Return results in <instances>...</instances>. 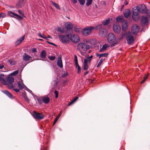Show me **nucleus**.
Here are the masks:
<instances>
[{
	"label": "nucleus",
	"mask_w": 150,
	"mask_h": 150,
	"mask_svg": "<svg viewBox=\"0 0 150 150\" xmlns=\"http://www.w3.org/2000/svg\"><path fill=\"white\" fill-rule=\"evenodd\" d=\"M46 42L47 43H48L49 44H51V45H52L55 46H56V45H55L54 43H53L49 42L48 41H47Z\"/></svg>",
	"instance_id": "nucleus-62"
},
{
	"label": "nucleus",
	"mask_w": 150,
	"mask_h": 150,
	"mask_svg": "<svg viewBox=\"0 0 150 150\" xmlns=\"http://www.w3.org/2000/svg\"><path fill=\"white\" fill-rule=\"evenodd\" d=\"M61 112H60V113L59 114V115L57 116V117H56V118H55V119L54 120V122H53V125H54L56 123V122H57V120H58V119H59V117H60V116L61 115Z\"/></svg>",
	"instance_id": "nucleus-34"
},
{
	"label": "nucleus",
	"mask_w": 150,
	"mask_h": 150,
	"mask_svg": "<svg viewBox=\"0 0 150 150\" xmlns=\"http://www.w3.org/2000/svg\"><path fill=\"white\" fill-rule=\"evenodd\" d=\"M59 39L63 43H66L68 42L69 41V35H59Z\"/></svg>",
	"instance_id": "nucleus-4"
},
{
	"label": "nucleus",
	"mask_w": 150,
	"mask_h": 150,
	"mask_svg": "<svg viewBox=\"0 0 150 150\" xmlns=\"http://www.w3.org/2000/svg\"><path fill=\"white\" fill-rule=\"evenodd\" d=\"M93 57V56L92 55L90 56V57H87L86 59L88 60L89 61H90L91 62V59Z\"/></svg>",
	"instance_id": "nucleus-54"
},
{
	"label": "nucleus",
	"mask_w": 150,
	"mask_h": 150,
	"mask_svg": "<svg viewBox=\"0 0 150 150\" xmlns=\"http://www.w3.org/2000/svg\"><path fill=\"white\" fill-rule=\"evenodd\" d=\"M128 21L125 20L122 21V29L124 31H125L128 28Z\"/></svg>",
	"instance_id": "nucleus-12"
},
{
	"label": "nucleus",
	"mask_w": 150,
	"mask_h": 150,
	"mask_svg": "<svg viewBox=\"0 0 150 150\" xmlns=\"http://www.w3.org/2000/svg\"><path fill=\"white\" fill-rule=\"evenodd\" d=\"M91 62L87 59L86 58L84 59V65L83 66V68L85 71H87L89 69V66L91 64Z\"/></svg>",
	"instance_id": "nucleus-7"
},
{
	"label": "nucleus",
	"mask_w": 150,
	"mask_h": 150,
	"mask_svg": "<svg viewBox=\"0 0 150 150\" xmlns=\"http://www.w3.org/2000/svg\"><path fill=\"white\" fill-rule=\"evenodd\" d=\"M108 47H109L108 45L107 44H105L103 45L102 48L100 49L99 51L102 52H105L107 50V48Z\"/></svg>",
	"instance_id": "nucleus-21"
},
{
	"label": "nucleus",
	"mask_w": 150,
	"mask_h": 150,
	"mask_svg": "<svg viewBox=\"0 0 150 150\" xmlns=\"http://www.w3.org/2000/svg\"><path fill=\"white\" fill-rule=\"evenodd\" d=\"M140 12V8L139 7H137L135 8H134V10L133 11L132 15H134L136 16L137 15H139V13Z\"/></svg>",
	"instance_id": "nucleus-16"
},
{
	"label": "nucleus",
	"mask_w": 150,
	"mask_h": 150,
	"mask_svg": "<svg viewBox=\"0 0 150 150\" xmlns=\"http://www.w3.org/2000/svg\"><path fill=\"white\" fill-rule=\"evenodd\" d=\"M95 29V27L92 26L87 27L84 28L81 32L82 34L85 36H87L90 35L92 30Z\"/></svg>",
	"instance_id": "nucleus-2"
},
{
	"label": "nucleus",
	"mask_w": 150,
	"mask_h": 150,
	"mask_svg": "<svg viewBox=\"0 0 150 150\" xmlns=\"http://www.w3.org/2000/svg\"><path fill=\"white\" fill-rule=\"evenodd\" d=\"M108 33L105 28H101L99 30V35L101 37H104Z\"/></svg>",
	"instance_id": "nucleus-13"
},
{
	"label": "nucleus",
	"mask_w": 150,
	"mask_h": 150,
	"mask_svg": "<svg viewBox=\"0 0 150 150\" xmlns=\"http://www.w3.org/2000/svg\"><path fill=\"white\" fill-rule=\"evenodd\" d=\"M126 38L127 42L129 45H132L134 43V37L131 35L130 32H128V34L126 36Z\"/></svg>",
	"instance_id": "nucleus-3"
},
{
	"label": "nucleus",
	"mask_w": 150,
	"mask_h": 150,
	"mask_svg": "<svg viewBox=\"0 0 150 150\" xmlns=\"http://www.w3.org/2000/svg\"><path fill=\"white\" fill-rule=\"evenodd\" d=\"M46 51L45 50H43L40 53V56L43 59L46 58Z\"/></svg>",
	"instance_id": "nucleus-29"
},
{
	"label": "nucleus",
	"mask_w": 150,
	"mask_h": 150,
	"mask_svg": "<svg viewBox=\"0 0 150 150\" xmlns=\"http://www.w3.org/2000/svg\"><path fill=\"white\" fill-rule=\"evenodd\" d=\"M74 30L77 33H79L80 31L79 28H75Z\"/></svg>",
	"instance_id": "nucleus-57"
},
{
	"label": "nucleus",
	"mask_w": 150,
	"mask_h": 150,
	"mask_svg": "<svg viewBox=\"0 0 150 150\" xmlns=\"http://www.w3.org/2000/svg\"><path fill=\"white\" fill-rule=\"evenodd\" d=\"M31 58V57L28 55L26 53H25L23 54V60L28 61H29L30 59Z\"/></svg>",
	"instance_id": "nucleus-17"
},
{
	"label": "nucleus",
	"mask_w": 150,
	"mask_h": 150,
	"mask_svg": "<svg viewBox=\"0 0 150 150\" xmlns=\"http://www.w3.org/2000/svg\"><path fill=\"white\" fill-rule=\"evenodd\" d=\"M74 4H75L77 2V0H70Z\"/></svg>",
	"instance_id": "nucleus-63"
},
{
	"label": "nucleus",
	"mask_w": 150,
	"mask_h": 150,
	"mask_svg": "<svg viewBox=\"0 0 150 150\" xmlns=\"http://www.w3.org/2000/svg\"><path fill=\"white\" fill-rule=\"evenodd\" d=\"M48 58L51 60H54L55 59V57L54 56H49Z\"/></svg>",
	"instance_id": "nucleus-53"
},
{
	"label": "nucleus",
	"mask_w": 150,
	"mask_h": 150,
	"mask_svg": "<svg viewBox=\"0 0 150 150\" xmlns=\"http://www.w3.org/2000/svg\"><path fill=\"white\" fill-rule=\"evenodd\" d=\"M6 16V15L4 13H0V19L1 18L5 17Z\"/></svg>",
	"instance_id": "nucleus-50"
},
{
	"label": "nucleus",
	"mask_w": 150,
	"mask_h": 150,
	"mask_svg": "<svg viewBox=\"0 0 150 150\" xmlns=\"http://www.w3.org/2000/svg\"><path fill=\"white\" fill-rule=\"evenodd\" d=\"M127 33H121L120 35V36L119 38V40H121L125 38L126 36H127Z\"/></svg>",
	"instance_id": "nucleus-27"
},
{
	"label": "nucleus",
	"mask_w": 150,
	"mask_h": 150,
	"mask_svg": "<svg viewBox=\"0 0 150 150\" xmlns=\"http://www.w3.org/2000/svg\"><path fill=\"white\" fill-rule=\"evenodd\" d=\"M79 1V2L80 4L83 5L85 4V0H78Z\"/></svg>",
	"instance_id": "nucleus-52"
},
{
	"label": "nucleus",
	"mask_w": 150,
	"mask_h": 150,
	"mask_svg": "<svg viewBox=\"0 0 150 150\" xmlns=\"http://www.w3.org/2000/svg\"><path fill=\"white\" fill-rule=\"evenodd\" d=\"M122 20V18L120 16H118L116 18V21L118 22H121Z\"/></svg>",
	"instance_id": "nucleus-41"
},
{
	"label": "nucleus",
	"mask_w": 150,
	"mask_h": 150,
	"mask_svg": "<svg viewBox=\"0 0 150 150\" xmlns=\"http://www.w3.org/2000/svg\"><path fill=\"white\" fill-rule=\"evenodd\" d=\"M147 13H146L148 16H150V11L147 10L146 11Z\"/></svg>",
	"instance_id": "nucleus-64"
},
{
	"label": "nucleus",
	"mask_w": 150,
	"mask_h": 150,
	"mask_svg": "<svg viewBox=\"0 0 150 150\" xmlns=\"http://www.w3.org/2000/svg\"><path fill=\"white\" fill-rule=\"evenodd\" d=\"M12 13L13 14L15 15V16L18 17L19 18V19L21 20H22L23 19V17H22L18 15V14H16V13Z\"/></svg>",
	"instance_id": "nucleus-51"
},
{
	"label": "nucleus",
	"mask_w": 150,
	"mask_h": 150,
	"mask_svg": "<svg viewBox=\"0 0 150 150\" xmlns=\"http://www.w3.org/2000/svg\"><path fill=\"white\" fill-rule=\"evenodd\" d=\"M130 15V12L129 10H127L124 13V16L126 18H128Z\"/></svg>",
	"instance_id": "nucleus-28"
},
{
	"label": "nucleus",
	"mask_w": 150,
	"mask_h": 150,
	"mask_svg": "<svg viewBox=\"0 0 150 150\" xmlns=\"http://www.w3.org/2000/svg\"><path fill=\"white\" fill-rule=\"evenodd\" d=\"M37 99L38 100V101L40 105L42 104L43 103L42 99L41 98H37Z\"/></svg>",
	"instance_id": "nucleus-47"
},
{
	"label": "nucleus",
	"mask_w": 150,
	"mask_h": 150,
	"mask_svg": "<svg viewBox=\"0 0 150 150\" xmlns=\"http://www.w3.org/2000/svg\"><path fill=\"white\" fill-rule=\"evenodd\" d=\"M132 18L134 21H137L139 20V16L137 15V16H136L134 15H132Z\"/></svg>",
	"instance_id": "nucleus-31"
},
{
	"label": "nucleus",
	"mask_w": 150,
	"mask_h": 150,
	"mask_svg": "<svg viewBox=\"0 0 150 150\" xmlns=\"http://www.w3.org/2000/svg\"><path fill=\"white\" fill-rule=\"evenodd\" d=\"M90 47L89 45L86 44L84 42H80L77 45V49L81 55H83L87 50L90 48Z\"/></svg>",
	"instance_id": "nucleus-1"
},
{
	"label": "nucleus",
	"mask_w": 150,
	"mask_h": 150,
	"mask_svg": "<svg viewBox=\"0 0 150 150\" xmlns=\"http://www.w3.org/2000/svg\"><path fill=\"white\" fill-rule=\"evenodd\" d=\"M102 24H100L99 25H97L96 26V27L95 28L96 29V30H98V29L100 30L102 28Z\"/></svg>",
	"instance_id": "nucleus-46"
},
{
	"label": "nucleus",
	"mask_w": 150,
	"mask_h": 150,
	"mask_svg": "<svg viewBox=\"0 0 150 150\" xmlns=\"http://www.w3.org/2000/svg\"><path fill=\"white\" fill-rule=\"evenodd\" d=\"M110 22V19L108 18L102 22V23L103 25H108Z\"/></svg>",
	"instance_id": "nucleus-35"
},
{
	"label": "nucleus",
	"mask_w": 150,
	"mask_h": 150,
	"mask_svg": "<svg viewBox=\"0 0 150 150\" xmlns=\"http://www.w3.org/2000/svg\"><path fill=\"white\" fill-rule=\"evenodd\" d=\"M92 2V0H87L86 5L87 6H88L91 4Z\"/></svg>",
	"instance_id": "nucleus-42"
},
{
	"label": "nucleus",
	"mask_w": 150,
	"mask_h": 150,
	"mask_svg": "<svg viewBox=\"0 0 150 150\" xmlns=\"http://www.w3.org/2000/svg\"><path fill=\"white\" fill-rule=\"evenodd\" d=\"M25 36V35H24L22 37L17 40L16 42V46L19 45L22 42L24 39Z\"/></svg>",
	"instance_id": "nucleus-18"
},
{
	"label": "nucleus",
	"mask_w": 150,
	"mask_h": 150,
	"mask_svg": "<svg viewBox=\"0 0 150 150\" xmlns=\"http://www.w3.org/2000/svg\"><path fill=\"white\" fill-rule=\"evenodd\" d=\"M22 96L24 98L25 100L28 103H29V100L28 99V98L27 96L26 95V94L25 93H22Z\"/></svg>",
	"instance_id": "nucleus-32"
},
{
	"label": "nucleus",
	"mask_w": 150,
	"mask_h": 150,
	"mask_svg": "<svg viewBox=\"0 0 150 150\" xmlns=\"http://www.w3.org/2000/svg\"><path fill=\"white\" fill-rule=\"evenodd\" d=\"M86 42L87 43H89L92 45H93L95 44L96 41L93 39H90L86 40Z\"/></svg>",
	"instance_id": "nucleus-23"
},
{
	"label": "nucleus",
	"mask_w": 150,
	"mask_h": 150,
	"mask_svg": "<svg viewBox=\"0 0 150 150\" xmlns=\"http://www.w3.org/2000/svg\"><path fill=\"white\" fill-rule=\"evenodd\" d=\"M17 84L19 89L21 90H22L24 88V87L25 86L23 82H22L21 83V81H19L18 82Z\"/></svg>",
	"instance_id": "nucleus-22"
},
{
	"label": "nucleus",
	"mask_w": 150,
	"mask_h": 150,
	"mask_svg": "<svg viewBox=\"0 0 150 150\" xmlns=\"http://www.w3.org/2000/svg\"><path fill=\"white\" fill-rule=\"evenodd\" d=\"M13 90L16 92H18L20 91L19 89L18 88H13Z\"/></svg>",
	"instance_id": "nucleus-59"
},
{
	"label": "nucleus",
	"mask_w": 150,
	"mask_h": 150,
	"mask_svg": "<svg viewBox=\"0 0 150 150\" xmlns=\"http://www.w3.org/2000/svg\"><path fill=\"white\" fill-rule=\"evenodd\" d=\"M78 98V97L76 96V97L73 100L71 101L68 104V106H70L74 102H75L77 99Z\"/></svg>",
	"instance_id": "nucleus-37"
},
{
	"label": "nucleus",
	"mask_w": 150,
	"mask_h": 150,
	"mask_svg": "<svg viewBox=\"0 0 150 150\" xmlns=\"http://www.w3.org/2000/svg\"><path fill=\"white\" fill-rule=\"evenodd\" d=\"M43 102L46 104L48 103L50 101V98L48 97H44L42 98Z\"/></svg>",
	"instance_id": "nucleus-24"
},
{
	"label": "nucleus",
	"mask_w": 150,
	"mask_h": 150,
	"mask_svg": "<svg viewBox=\"0 0 150 150\" xmlns=\"http://www.w3.org/2000/svg\"><path fill=\"white\" fill-rule=\"evenodd\" d=\"M38 35L41 38H46V36L43 34H42L41 33H38Z\"/></svg>",
	"instance_id": "nucleus-48"
},
{
	"label": "nucleus",
	"mask_w": 150,
	"mask_h": 150,
	"mask_svg": "<svg viewBox=\"0 0 150 150\" xmlns=\"http://www.w3.org/2000/svg\"><path fill=\"white\" fill-rule=\"evenodd\" d=\"M113 30L115 33H119L121 30V27L119 25L115 23L113 25Z\"/></svg>",
	"instance_id": "nucleus-11"
},
{
	"label": "nucleus",
	"mask_w": 150,
	"mask_h": 150,
	"mask_svg": "<svg viewBox=\"0 0 150 150\" xmlns=\"http://www.w3.org/2000/svg\"><path fill=\"white\" fill-rule=\"evenodd\" d=\"M58 30L61 33H63L64 32V29L63 28L59 27L57 28Z\"/></svg>",
	"instance_id": "nucleus-45"
},
{
	"label": "nucleus",
	"mask_w": 150,
	"mask_h": 150,
	"mask_svg": "<svg viewBox=\"0 0 150 150\" xmlns=\"http://www.w3.org/2000/svg\"><path fill=\"white\" fill-rule=\"evenodd\" d=\"M57 66L60 68H62L63 67V66L61 57H59L58 58L57 62Z\"/></svg>",
	"instance_id": "nucleus-19"
},
{
	"label": "nucleus",
	"mask_w": 150,
	"mask_h": 150,
	"mask_svg": "<svg viewBox=\"0 0 150 150\" xmlns=\"http://www.w3.org/2000/svg\"><path fill=\"white\" fill-rule=\"evenodd\" d=\"M102 63L103 62H101V61H100V60L98 63V65H97V67L98 68V67H99L101 66V65L102 64Z\"/></svg>",
	"instance_id": "nucleus-58"
},
{
	"label": "nucleus",
	"mask_w": 150,
	"mask_h": 150,
	"mask_svg": "<svg viewBox=\"0 0 150 150\" xmlns=\"http://www.w3.org/2000/svg\"><path fill=\"white\" fill-rule=\"evenodd\" d=\"M6 85H7L9 89H11L15 87V86L13 85L12 83H8V82L7 81V84Z\"/></svg>",
	"instance_id": "nucleus-33"
},
{
	"label": "nucleus",
	"mask_w": 150,
	"mask_h": 150,
	"mask_svg": "<svg viewBox=\"0 0 150 150\" xmlns=\"http://www.w3.org/2000/svg\"><path fill=\"white\" fill-rule=\"evenodd\" d=\"M68 73L67 72H66L64 74H63L62 75V77H64L67 76H68Z\"/></svg>",
	"instance_id": "nucleus-61"
},
{
	"label": "nucleus",
	"mask_w": 150,
	"mask_h": 150,
	"mask_svg": "<svg viewBox=\"0 0 150 150\" xmlns=\"http://www.w3.org/2000/svg\"><path fill=\"white\" fill-rule=\"evenodd\" d=\"M147 10L146 7H145L144 9H142L141 10V12L142 13H147L146 11Z\"/></svg>",
	"instance_id": "nucleus-49"
},
{
	"label": "nucleus",
	"mask_w": 150,
	"mask_h": 150,
	"mask_svg": "<svg viewBox=\"0 0 150 150\" xmlns=\"http://www.w3.org/2000/svg\"><path fill=\"white\" fill-rule=\"evenodd\" d=\"M50 2L53 5V6L57 9H58V10H60V7H59V5L54 2H53V1H50Z\"/></svg>",
	"instance_id": "nucleus-30"
},
{
	"label": "nucleus",
	"mask_w": 150,
	"mask_h": 150,
	"mask_svg": "<svg viewBox=\"0 0 150 150\" xmlns=\"http://www.w3.org/2000/svg\"><path fill=\"white\" fill-rule=\"evenodd\" d=\"M32 53H34L37 52L36 49V48H33L31 50Z\"/></svg>",
	"instance_id": "nucleus-60"
},
{
	"label": "nucleus",
	"mask_w": 150,
	"mask_h": 150,
	"mask_svg": "<svg viewBox=\"0 0 150 150\" xmlns=\"http://www.w3.org/2000/svg\"><path fill=\"white\" fill-rule=\"evenodd\" d=\"M5 76L4 74H0V82L4 85L7 84V81L5 79L4 76Z\"/></svg>",
	"instance_id": "nucleus-14"
},
{
	"label": "nucleus",
	"mask_w": 150,
	"mask_h": 150,
	"mask_svg": "<svg viewBox=\"0 0 150 150\" xmlns=\"http://www.w3.org/2000/svg\"><path fill=\"white\" fill-rule=\"evenodd\" d=\"M115 39V35L113 33H110L107 36V40L109 43H111L114 42Z\"/></svg>",
	"instance_id": "nucleus-6"
},
{
	"label": "nucleus",
	"mask_w": 150,
	"mask_h": 150,
	"mask_svg": "<svg viewBox=\"0 0 150 150\" xmlns=\"http://www.w3.org/2000/svg\"><path fill=\"white\" fill-rule=\"evenodd\" d=\"M74 61L75 64V65H78V64L77 58L76 55H74Z\"/></svg>",
	"instance_id": "nucleus-44"
},
{
	"label": "nucleus",
	"mask_w": 150,
	"mask_h": 150,
	"mask_svg": "<svg viewBox=\"0 0 150 150\" xmlns=\"http://www.w3.org/2000/svg\"><path fill=\"white\" fill-rule=\"evenodd\" d=\"M14 81L13 77H8L7 79V81L8 83H12Z\"/></svg>",
	"instance_id": "nucleus-26"
},
{
	"label": "nucleus",
	"mask_w": 150,
	"mask_h": 150,
	"mask_svg": "<svg viewBox=\"0 0 150 150\" xmlns=\"http://www.w3.org/2000/svg\"><path fill=\"white\" fill-rule=\"evenodd\" d=\"M4 68V70L2 71L3 72H6L7 71V70L4 67V66L2 64H0V69H2L3 68Z\"/></svg>",
	"instance_id": "nucleus-40"
},
{
	"label": "nucleus",
	"mask_w": 150,
	"mask_h": 150,
	"mask_svg": "<svg viewBox=\"0 0 150 150\" xmlns=\"http://www.w3.org/2000/svg\"><path fill=\"white\" fill-rule=\"evenodd\" d=\"M32 115L35 119L37 120H41L44 117V115L41 113L37 112L35 111L33 112Z\"/></svg>",
	"instance_id": "nucleus-5"
},
{
	"label": "nucleus",
	"mask_w": 150,
	"mask_h": 150,
	"mask_svg": "<svg viewBox=\"0 0 150 150\" xmlns=\"http://www.w3.org/2000/svg\"><path fill=\"white\" fill-rule=\"evenodd\" d=\"M18 12L19 14L22 15L23 17L25 18L26 17L25 16L24 13L21 10H19L18 11Z\"/></svg>",
	"instance_id": "nucleus-43"
},
{
	"label": "nucleus",
	"mask_w": 150,
	"mask_h": 150,
	"mask_svg": "<svg viewBox=\"0 0 150 150\" xmlns=\"http://www.w3.org/2000/svg\"><path fill=\"white\" fill-rule=\"evenodd\" d=\"M54 93L55 95L56 98H57L58 97V91L56 90H55L54 91Z\"/></svg>",
	"instance_id": "nucleus-55"
},
{
	"label": "nucleus",
	"mask_w": 150,
	"mask_h": 150,
	"mask_svg": "<svg viewBox=\"0 0 150 150\" xmlns=\"http://www.w3.org/2000/svg\"><path fill=\"white\" fill-rule=\"evenodd\" d=\"M70 40L73 42H77L80 41L79 37L76 34L71 35L70 37Z\"/></svg>",
	"instance_id": "nucleus-10"
},
{
	"label": "nucleus",
	"mask_w": 150,
	"mask_h": 150,
	"mask_svg": "<svg viewBox=\"0 0 150 150\" xmlns=\"http://www.w3.org/2000/svg\"><path fill=\"white\" fill-rule=\"evenodd\" d=\"M108 55V52H105L101 54H97L96 56L99 57V58H100L102 57H107Z\"/></svg>",
	"instance_id": "nucleus-20"
},
{
	"label": "nucleus",
	"mask_w": 150,
	"mask_h": 150,
	"mask_svg": "<svg viewBox=\"0 0 150 150\" xmlns=\"http://www.w3.org/2000/svg\"><path fill=\"white\" fill-rule=\"evenodd\" d=\"M18 73V70H16V71H14V72H13L12 74L14 76H15Z\"/></svg>",
	"instance_id": "nucleus-56"
},
{
	"label": "nucleus",
	"mask_w": 150,
	"mask_h": 150,
	"mask_svg": "<svg viewBox=\"0 0 150 150\" xmlns=\"http://www.w3.org/2000/svg\"><path fill=\"white\" fill-rule=\"evenodd\" d=\"M66 29L67 30H71L73 28V25L72 23L69 22H67L65 24Z\"/></svg>",
	"instance_id": "nucleus-15"
},
{
	"label": "nucleus",
	"mask_w": 150,
	"mask_h": 150,
	"mask_svg": "<svg viewBox=\"0 0 150 150\" xmlns=\"http://www.w3.org/2000/svg\"><path fill=\"white\" fill-rule=\"evenodd\" d=\"M12 13H14L12 12H11V11H8V16H10L11 17H14V16H15Z\"/></svg>",
	"instance_id": "nucleus-39"
},
{
	"label": "nucleus",
	"mask_w": 150,
	"mask_h": 150,
	"mask_svg": "<svg viewBox=\"0 0 150 150\" xmlns=\"http://www.w3.org/2000/svg\"><path fill=\"white\" fill-rule=\"evenodd\" d=\"M11 65H14L16 64V62L13 59H10L8 61Z\"/></svg>",
	"instance_id": "nucleus-36"
},
{
	"label": "nucleus",
	"mask_w": 150,
	"mask_h": 150,
	"mask_svg": "<svg viewBox=\"0 0 150 150\" xmlns=\"http://www.w3.org/2000/svg\"><path fill=\"white\" fill-rule=\"evenodd\" d=\"M4 92L5 94L10 98L11 99H13L14 98V97L13 96V95L8 91H4Z\"/></svg>",
	"instance_id": "nucleus-25"
},
{
	"label": "nucleus",
	"mask_w": 150,
	"mask_h": 150,
	"mask_svg": "<svg viewBox=\"0 0 150 150\" xmlns=\"http://www.w3.org/2000/svg\"><path fill=\"white\" fill-rule=\"evenodd\" d=\"M149 19L148 18L144 16H142L141 17V23L142 26H144L147 24L148 23Z\"/></svg>",
	"instance_id": "nucleus-8"
},
{
	"label": "nucleus",
	"mask_w": 150,
	"mask_h": 150,
	"mask_svg": "<svg viewBox=\"0 0 150 150\" xmlns=\"http://www.w3.org/2000/svg\"><path fill=\"white\" fill-rule=\"evenodd\" d=\"M76 67H77V73L78 74L80 73L81 72V67L79 66V64H78V65H76Z\"/></svg>",
	"instance_id": "nucleus-38"
},
{
	"label": "nucleus",
	"mask_w": 150,
	"mask_h": 150,
	"mask_svg": "<svg viewBox=\"0 0 150 150\" xmlns=\"http://www.w3.org/2000/svg\"><path fill=\"white\" fill-rule=\"evenodd\" d=\"M139 30V27L137 24H135L133 25L131 29L132 33L134 35H136L138 32Z\"/></svg>",
	"instance_id": "nucleus-9"
}]
</instances>
